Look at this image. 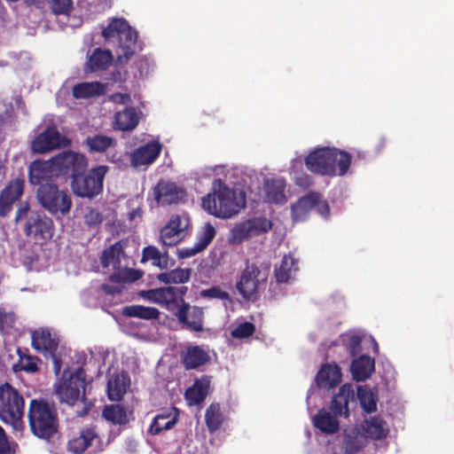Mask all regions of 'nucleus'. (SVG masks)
<instances>
[{
    "instance_id": "1",
    "label": "nucleus",
    "mask_w": 454,
    "mask_h": 454,
    "mask_svg": "<svg viewBox=\"0 0 454 454\" xmlns=\"http://www.w3.org/2000/svg\"><path fill=\"white\" fill-rule=\"evenodd\" d=\"M355 389L352 383H345L331 399L329 411L318 410L311 417L313 426L325 434H334L340 430L339 418L348 419L356 407Z\"/></svg>"
},
{
    "instance_id": "2",
    "label": "nucleus",
    "mask_w": 454,
    "mask_h": 454,
    "mask_svg": "<svg viewBox=\"0 0 454 454\" xmlns=\"http://www.w3.org/2000/svg\"><path fill=\"white\" fill-rule=\"evenodd\" d=\"M213 195L208 193L202 200L203 207L217 218L228 219L239 214L247 205V190L251 187L230 188L220 178L213 183Z\"/></svg>"
},
{
    "instance_id": "3",
    "label": "nucleus",
    "mask_w": 454,
    "mask_h": 454,
    "mask_svg": "<svg viewBox=\"0 0 454 454\" xmlns=\"http://www.w3.org/2000/svg\"><path fill=\"white\" fill-rule=\"evenodd\" d=\"M304 163L312 173L327 176H344L351 166L352 155L336 147L318 146L305 157Z\"/></svg>"
},
{
    "instance_id": "4",
    "label": "nucleus",
    "mask_w": 454,
    "mask_h": 454,
    "mask_svg": "<svg viewBox=\"0 0 454 454\" xmlns=\"http://www.w3.org/2000/svg\"><path fill=\"white\" fill-rule=\"evenodd\" d=\"M86 385V373L82 365L74 371L67 367L63 371L59 381L54 384V395L61 403L69 406L74 405L81 399L84 405L82 410L76 411V414L77 417H84L92 406L91 402L85 396Z\"/></svg>"
},
{
    "instance_id": "5",
    "label": "nucleus",
    "mask_w": 454,
    "mask_h": 454,
    "mask_svg": "<svg viewBox=\"0 0 454 454\" xmlns=\"http://www.w3.org/2000/svg\"><path fill=\"white\" fill-rule=\"evenodd\" d=\"M27 419L31 433L41 440L49 442L59 432L56 406L45 398L30 401Z\"/></svg>"
},
{
    "instance_id": "6",
    "label": "nucleus",
    "mask_w": 454,
    "mask_h": 454,
    "mask_svg": "<svg viewBox=\"0 0 454 454\" xmlns=\"http://www.w3.org/2000/svg\"><path fill=\"white\" fill-rule=\"evenodd\" d=\"M102 36L109 43L117 41L115 52L118 63H125L134 55L137 33L124 19H113L102 30Z\"/></svg>"
},
{
    "instance_id": "7",
    "label": "nucleus",
    "mask_w": 454,
    "mask_h": 454,
    "mask_svg": "<svg viewBox=\"0 0 454 454\" xmlns=\"http://www.w3.org/2000/svg\"><path fill=\"white\" fill-rule=\"evenodd\" d=\"M108 170L106 165L87 168L70 182L72 192L78 198L94 200L103 192L104 180Z\"/></svg>"
},
{
    "instance_id": "8",
    "label": "nucleus",
    "mask_w": 454,
    "mask_h": 454,
    "mask_svg": "<svg viewBox=\"0 0 454 454\" xmlns=\"http://www.w3.org/2000/svg\"><path fill=\"white\" fill-rule=\"evenodd\" d=\"M167 293H177L179 304L177 310L174 312L178 324L183 330H187L194 333H200L204 331V310L201 307L192 306L189 302L184 301V295L188 292V287L182 286H166Z\"/></svg>"
},
{
    "instance_id": "9",
    "label": "nucleus",
    "mask_w": 454,
    "mask_h": 454,
    "mask_svg": "<svg viewBox=\"0 0 454 454\" xmlns=\"http://www.w3.org/2000/svg\"><path fill=\"white\" fill-rule=\"evenodd\" d=\"M341 381L342 372L337 363L331 362L323 364L307 392L306 403L309 413L310 414L312 411L310 400L313 395H317L320 397H324L325 392L329 393L331 390L335 389Z\"/></svg>"
},
{
    "instance_id": "10",
    "label": "nucleus",
    "mask_w": 454,
    "mask_h": 454,
    "mask_svg": "<svg viewBox=\"0 0 454 454\" xmlns=\"http://www.w3.org/2000/svg\"><path fill=\"white\" fill-rule=\"evenodd\" d=\"M36 199L41 207L51 215H66L72 207L70 194L60 190L58 184L52 182H46L38 186Z\"/></svg>"
},
{
    "instance_id": "11",
    "label": "nucleus",
    "mask_w": 454,
    "mask_h": 454,
    "mask_svg": "<svg viewBox=\"0 0 454 454\" xmlns=\"http://www.w3.org/2000/svg\"><path fill=\"white\" fill-rule=\"evenodd\" d=\"M55 160L57 161L59 177L70 179V182L88 168L87 157L82 153L70 149L56 154Z\"/></svg>"
},
{
    "instance_id": "12",
    "label": "nucleus",
    "mask_w": 454,
    "mask_h": 454,
    "mask_svg": "<svg viewBox=\"0 0 454 454\" xmlns=\"http://www.w3.org/2000/svg\"><path fill=\"white\" fill-rule=\"evenodd\" d=\"M70 143L56 126L50 125L31 142V151L33 153L43 154L55 149L67 147Z\"/></svg>"
},
{
    "instance_id": "13",
    "label": "nucleus",
    "mask_w": 454,
    "mask_h": 454,
    "mask_svg": "<svg viewBox=\"0 0 454 454\" xmlns=\"http://www.w3.org/2000/svg\"><path fill=\"white\" fill-rule=\"evenodd\" d=\"M260 269L255 264L247 265L236 283V289L246 301L257 299L258 290L266 284V278L260 279Z\"/></svg>"
},
{
    "instance_id": "14",
    "label": "nucleus",
    "mask_w": 454,
    "mask_h": 454,
    "mask_svg": "<svg viewBox=\"0 0 454 454\" xmlns=\"http://www.w3.org/2000/svg\"><path fill=\"white\" fill-rule=\"evenodd\" d=\"M154 200L162 207L184 203L187 200L186 190L174 182L160 180L153 187Z\"/></svg>"
},
{
    "instance_id": "15",
    "label": "nucleus",
    "mask_w": 454,
    "mask_h": 454,
    "mask_svg": "<svg viewBox=\"0 0 454 454\" xmlns=\"http://www.w3.org/2000/svg\"><path fill=\"white\" fill-rule=\"evenodd\" d=\"M59 178L55 155L49 160H35L28 167V181L32 185H40L43 182H51Z\"/></svg>"
},
{
    "instance_id": "16",
    "label": "nucleus",
    "mask_w": 454,
    "mask_h": 454,
    "mask_svg": "<svg viewBox=\"0 0 454 454\" xmlns=\"http://www.w3.org/2000/svg\"><path fill=\"white\" fill-rule=\"evenodd\" d=\"M27 237L49 239L53 232V221L44 214L38 211L32 213L28 222H26L23 228Z\"/></svg>"
},
{
    "instance_id": "17",
    "label": "nucleus",
    "mask_w": 454,
    "mask_h": 454,
    "mask_svg": "<svg viewBox=\"0 0 454 454\" xmlns=\"http://www.w3.org/2000/svg\"><path fill=\"white\" fill-rule=\"evenodd\" d=\"M161 149L162 145L159 140H151L145 145L139 146L131 153V166L138 168L152 165L160 156Z\"/></svg>"
},
{
    "instance_id": "18",
    "label": "nucleus",
    "mask_w": 454,
    "mask_h": 454,
    "mask_svg": "<svg viewBox=\"0 0 454 454\" xmlns=\"http://www.w3.org/2000/svg\"><path fill=\"white\" fill-rule=\"evenodd\" d=\"M181 363L185 370H195L207 364L211 357L203 347L189 345L180 354Z\"/></svg>"
},
{
    "instance_id": "19",
    "label": "nucleus",
    "mask_w": 454,
    "mask_h": 454,
    "mask_svg": "<svg viewBox=\"0 0 454 454\" xmlns=\"http://www.w3.org/2000/svg\"><path fill=\"white\" fill-rule=\"evenodd\" d=\"M211 380L210 375H202L195 379L193 384L184 393V398L189 405H200L204 403L209 394Z\"/></svg>"
},
{
    "instance_id": "20",
    "label": "nucleus",
    "mask_w": 454,
    "mask_h": 454,
    "mask_svg": "<svg viewBox=\"0 0 454 454\" xmlns=\"http://www.w3.org/2000/svg\"><path fill=\"white\" fill-rule=\"evenodd\" d=\"M349 371L353 380L364 382L375 371V360L368 355L362 354L351 361Z\"/></svg>"
},
{
    "instance_id": "21",
    "label": "nucleus",
    "mask_w": 454,
    "mask_h": 454,
    "mask_svg": "<svg viewBox=\"0 0 454 454\" xmlns=\"http://www.w3.org/2000/svg\"><path fill=\"white\" fill-rule=\"evenodd\" d=\"M130 378L127 372L113 373L108 377L106 384L107 397L110 401H120L129 387Z\"/></svg>"
},
{
    "instance_id": "22",
    "label": "nucleus",
    "mask_w": 454,
    "mask_h": 454,
    "mask_svg": "<svg viewBox=\"0 0 454 454\" xmlns=\"http://www.w3.org/2000/svg\"><path fill=\"white\" fill-rule=\"evenodd\" d=\"M263 184L265 202L275 205H283L286 202L285 194L286 184L283 178H266Z\"/></svg>"
},
{
    "instance_id": "23",
    "label": "nucleus",
    "mask_w": 454,
    "mask_h": 454,
    "mask_svg": "<svg viewBox=\"0 0 454 454\" xmlns=\"http://www.w3.org/2000/svg\"><path fill=\"white\" fill-rule=\"evenodd\" d=\"M356 407L352 410H356L357 403L364 412L372 414L377 411L378 403V389L374 387L372 389L367 385H358L355 392Z\"/></svg>"
},
{
    "instance_id": "24",
    "label": "nucleus",
    "mask_w": 454,
    "mask_h": 454,
    "mask_svg": "<svg viewBox=\"0 0 454 454\" xmlns=\"http://www.w3.org/2000/svg\"><path fill=\"white\" fill-rule=\"evenodd\" d=\"M317 192H309L305 195L298 199V200L291 206V216L294 222H303L307 220L309 213L317 203Z\"/></svg>"
},
{
    "instance_id": "25",
    "label": "nucleus",
    "mask_w": 454,
    "mask_h": 454,
    "mask_svg": "<svg viewBox=\"0 0 454 454\" xmlns=\"http://www.w3.org/2000/svg\"><path fill=\"white\" fill-rule=\"evenodd\" d=\"M0 405L15 412L21 411L25 409V400L14 387L6 381L0 385Z\"/></svg>"
},
{
    "instance_id": "26",
    "label": "nucleus",
    "mask_w": 454,
    "mask_h": 454,
    "mask_svg": "<svg viewBox=\"0 0 454 454\" xmlns=\"http://www.w3.org/2000/svg\"><path fill=\"white\" fill-rule=\"evenodd\" d=\"M361 430L365 438L372 440H383L389 433L386 421L380 416L364 419L361 424Z\"/></svg>"
},
{
    "instance_id": "27",
    "label": "nucleus",
    "mask_w": 454,
    "mask_h": 454,
    "mask_svg": "<svg viewBox=\"0 0 454 454\" xmlns=\"http://www.w3.org/2000/svg\"><path fill=\"white\" fill-rule=\"evenodd\" d=\"M114 56L110 50L96 48L84 65L85 73L106 70L112 64Z\"/></svg>"
},
{
    "instance_id": "28",
    "label": "nucleus",
    "mask_w": 454,
    "mask_h": 454,
    "mask_svg": "<svg viewBox=\"0 0 454 454\" xmlns=\"http://www.w3.org/2000/svg\"><path fill=\"white\" fill-rule=\"evenodd\" d=\"M106 85L100 82H82L72 88V95L75 99H89L106 94Z\"/></svg>"
},
{
    "instance_id": "29",
    "label": "nucleus",
    "mask_w": 454,
    "mask_h": 454,
    "mask_svg": "<svg viewBox=\"0 0 454 454\" xmlns=\"http://www.w3.org/2000/svg\"><path fill=\"white\" fill-rule=\"evenodd\" d=\"M32 347L37 351L45 353H56L59 347V340L51 336L49 329H42L40 332L35 331L32 333Z\"/></svg>"
},
{
    "instance_id": "30",
    "label": "nucleus",
    "mask_w": 454,
    "mask_h": 454,
    "mask_svg": "<svg viewBox=\"0 0 454 454\" xmlns=\"http://www.w3.org/2000/svg\"><path fill=\"white\" fill-rule=\"evenodd\" d=\"M352 434H348V430H344V439L342 442V450L345 454H356L364 449L366 439L360 430L356 427L351 429Z\"/></svg>"
},
{
    "instance_id": "31",
    "label": "nucleus",
    "mask_w": 454,
    "mask_h": 454,
    "mask_svg": "<svg viewBox=\"0 0 454 454\" xmlns=\"http://www.w3.org/2000/svg\"><path fill=\"white\" fill-rule=\"evenodd\" d=\"M102 417L119 427L126 426L129 422L126 408L119 403L106 405L102 411Z\"/></svg>"
},
{
    "instance_id": "32",
    "label": "nucleus",
    "mask_w": 454,
    "mask_h": 454,
    "mask_svg": "<svg viewBox=\"0 0 454 454\" xmlns=\"http://www.w3.org/2000/svg\"><path fill=\"white\" fill-rule=\"evenodd\" d=\"M98 437L94 428H85L80 432V435L68 441L67 449L70 452L80 454L82 453Z\"/></svg>"
},
{
    "instance_id": "33",
    "label": "nucleus",
    "mask_w": 454,
    "mask_h": 454,
    "mask_svg": "<svg viewBox=\"0 0 454 454\" xmlns=\"http://www.w3.org/2000/svg\"><path fill=\"white\" fill-rule=\"evenodd\" d=\"M121 314L128 317H137L144 320H153L159 318L160 311L154 307L130 305L123 307Z\"/></svg>"
},
{
    "instance_id": "34",
    "label": "nucleus",
    "mask_w": 454,
    "mask_h": 454,
    "mask_svg": "<svg viewBox=\"0 0 454 454\" xmlns=\"http://www.w3.org/2000/svg\"><path fill=\"white\" fill-rule=\"evenodd\" d=\"M115 144V140L103 134L89 136L83 141V145L90 153H103Z\"/></svg>"
},
{
    "instance_id": "35",
    "label": "nucleus",
    "mask_w": 454,
    "mask_h": 454,
    "mask_svg": "<svg viewBox=\"0 0 454 454\" xmlns=\"http://www.w3.org/2000/svg\"><path fill=\"white\" fill-rule=\"evenodd\" d=\"M192 269L176 268L169 271L161 272L156 276V278L165 285L184 284L190 280Z\"/></svg>"
},
{
    "instance_id": "36",
    "label": "nucleus",
    "mask_w": 454,
    "mask_h": 454,
    "mask_svg": "<svg viewBox=\"0 0 454 454\" xmlns=\"http://www.w3.org/2000/svg\"><path fill=\"white\" fill-rule=\"evenodd\" d=\"M127 246V240L121 239L109 247L106 248L100 256V262L103 267H108L113 263H120V255L123 254V250Z\"/></svg>"
},
{
    "instance_id": "37",
    "label": "nucleus",
    "mask_w": 454,
    "mask_h": 454,
    "mask_svg": "<svg viewBox=\"0 0 454 454\" xmlns=\"http://www.w3.org/2000/svg\"><path fill=\"white\" fill-rule=\"evenodd\" d=\"M145 271L140 269L125 267L123 270L114 271L109 280L115 284L134 283L143 278Z\"/></svg>"
},
{
    "instance_id": "38",
    "label": "nucleus",
    "mask_w": 454,
    "mask_h": 454,
    "mask_svg": "<svg viewBox=\"0 0 454 454\" xmlns=\"http://www.w3.org/2000/svg\"><path fill=\"white\" fill-rule=\"evenodd\" d=\"M295 263L296 260L291 255H285L282 258L279 266L275 267L274 270V276L277 284L288 283L293 270H296V269L294 268Z\"/></svg>"
},
{
    "instance_id": "39",
    "label": "nucleus",
    "mask_w": 454,
    "mask_h": 454,
    "mask_svg": "<svg viewBox=\"0 0 454 454\" xmlns=\"http://www.w3.org/2000/svg\"><path fill=\"white\" fill-rule=\"evenodd\" d=\"M174 410L176 411V414L172 419L166 421L165 425H161L160 421L168 419L170 416V413L162 412V413L157 414L153 418V419L150 425L149 433L153 435H158L162 431H167V430H170L171 428H173L178 421V411L176 408H174Z\"/></svg>"
},
{
    "instance_id": "40",
    "label": "nucleus",
    "mask_w": 454,
    "mask_h": 454,
    "mask_svg": "<svg viewBox=\"0 0 454 454\" xmlns=\"http://www.w3.org/2000/svg\"><path fill=\"white\" fill-rule=\"evenodd\" d=\"M161 258H168V251L160 253L156 247L148 245L142 250V257L140 262L145 263L146 262L152 260L153 266H156L160 270H165L168 268V262L167 261H161Z\"/></svg>"
},
{
    "instance_id": "41",
    "label": "nucleus",
    "mask_w": 454,
    "mask_h": 454,
    "mask_svg": "<svg viewBox=\"0 0 454 454\" xmlns=\"http://www.w3.org/2000/svg\"><path fill=\"white\" fill-rule=\"evenodd\" d=\"M205 421L209 432L217 431L222 423L223 416L220 412V405L218 403H211L206 411Z\"/></svg>"
},
{
    "instance_id": "42",
    "label": "nucleus",
    "mask_w": 454,
    "mask_h": 454,
    "mask_svg": "<svg viewBox=\"0 0 454 454\" xmlns=\"http://www.w3.org/2000/svg\"><path fill=\"white\" fill-rule=\"evenodd\" d=\"M246 222L251 237H257L267 233L272 228L271 221L262 216L252 217L247 219Z\"/></svg>"
},
{
    "instance_id": "43",
    "label": "nucleus",
    "mask_w": 454,
    "mask_h": 454,
    "mask_svg": "<svg viewBox=\"0 0 454 454\" xmlns=\"http://www.w3.org/2000/svg\"><path fill=\"white\" fill-rule=\"evenodd\" d=\"M200 297L206 299H219L223 301V305L227 309L233 305V300L228 292L222 290L219 286H213L209 288L203 289L200 293Z\"/></svg>"
},
{
    "instance_id": "44",
    "label": "nucleus",
    "mask_w": 454,
    "mask_h": 454,
    "mask_svg": "<svg viewBox=\"0 0 454 454\" xmlns=\"http://www.w3.org/2000/svg\"><path fill=\"white\" fill-rule=\"evenodd\" d=\"M113 127L116 130L132 131L139 123L140 115H114Z\"/></svg>"
},
{
    "instance_id": "45",
    "label": "nucleus",
    "mask_w": 454,
    "mask_h": 454,
    "mask_svg": "<svg viewBox=\"0 0 454 454\" xmlns=\"http://www.w3.org/2000/svg\"><path fill=\"white\" fill-rule=\"evenodd\" d=\"M216 234L215 228L209 223H206L203 230L196 235L197 241L194 243L201 251H204L213 241Z\"/></svg>"
},
{
    "instance_id": "46",
    "label": "nucleus",
    "mask_w": 454,
    "mask_h": 454,
    "mask_svg": "<svg viewBox=\"0 0 454 454\" xmlns=\"http://www.w3.org/2000/svg\"><path fill=\"white\" fill-rule=\"evenodd\" d=\"M251 237L247 222L235 224L230 231L229 243L232 245L240 244Z\"/></svg>"
},
{
    "instance_id": "47",
    "label": "nucleus",
    "mask_w": 454,
    "mask_h": 454,
    "mask_svg": "<svg viewBox=\"0 0 454 454\" xmlns=\"http://www.w3.org/2000/svg\"><path fill=\"white\" fill-rule=\"evenodd\" d=\"M109 100L114 104L125 106L122 112H117L116 114H142L140 108L130 106L131 97L129 93H114L109 96Z\"/></svg>"
},
{
    "instance_id": "48",
    "label": "nucleus",
    "mask_w": 454,
    "mask_h": 454,
    "mask_svg": "<svg viewBox=\"0 0 454 454\" xmlns=\"http://www.w3.org/2000/svg\"><path fill=\"white\" fill-rule=\"evenodd\" d=\"M3 104L5 106L4 114H19L26 111V104L21 95L18 93L4 98Z\"/></svg>"
},
{
    "instance_id": "49",
    "label": "nucleus",
    "mask_w": 454,
    "mask_h": 454,
    "mask_svg": "<svg viewBox=\"0 0 454 454\" xmlns=\"http://www.w3.org/2000/svg\"><path fill=\"white\" fill-rule=\"evenodd\" d=\"M6 190L5 198L13 199L14 201L20 200L24 192V180L21 178L11 180L1 192H4Z\"/></svg>"
},
{
    "instance_id": "50",
    "label": "nucleus",
    "mask_w": 454,
    "mask_h": 454,
    "mask_svg": "<svg viewBox=\"0 0 454 454\" xmlns=\"http://www.w3.org/2000/svg\"><path fill=\"white\" fill-rule=\"evenodd\" d=\"M164 292H166V286L148 290H141L138 292V295L141 298L156 303L163 308Z\"/></svg>"
},
{
    "instance_id": "51",
    "label": "nucleus",
    "mask_w": 454,
    "mask_h": 454,
    "mask_svg": "<svg viewBox=\"0 0 454 454\" xmlns=\"http://www.w3.org/2000/svg\"><path fill=\"white\" fill-rule=\"evenodd\" d=\"M255 332V326L253 323L246 321L239 324L231 332V335L234 339H246L254 334Z\"/></svg>"
},
{
    "instance_id": "52",
    "label": "nucleus",
    "mask_w": 454,
    "mask_h": 454,
    "mask_svg": "<svg viewBox=\"0 0 454 454\" xmlns=\"http://www.w3.org/2000/svg\"><path fill=\"white\" fill-rule=\"evenodd\" d=\"M51 12L56 15H68L73 9L72 0H48Z\"/></svg>"
},
{
    "instance_id": "53",
    "label": "nucleus",
    "mask_w": 454,
    "mask_h": 454,
    "mask_svg": "<svg viewBox=\"0 0 454 454\" xmlns=\"http://www.w3.org/2000/svg\"><path fill=\"white\" fill-rule=\"evenodd\" d=\"M382 372L381 379L386 387H390L395 380V370L388 360L380 362Z\"/></svg>"
},
{
    "instance_id": "54",
    "label": "nucleus",
    "mask_w": 454,
    "mask_h": 454,
    "mask_svg": "<svg viewBox=\"0 0 454 454\" xmlns=\"http://www.w3.org/2000/svg\"><path fill=\"white\" fill-rule=\"evenodd\" d=\"M164 301H163V309H167L169 312L174 314L175 311L179 308V304L182 303L179 301L177 296V293H167L164 292Z\"/></svg>"
},
{
    "instance_id": "55",
    "label": "nucleus",
    "mask_w": 454,
    "mask_h": 454,
    "mask_svg": "<svg viewBox=\"0 0 454 454\" xmlns=\"http://www.w3.org/2000/svg\"><path fill=\"white\" fill-rule=\"evenodd\" d=\"M103 220L104 216L102 213L96 208H90L84 215V222L90 228L100 225Z\"/></svg>"
},
{
    "instance_id": "56",
    "label": "nucleus",
    "mask_w": 454,
    "mask_h": 454,
    "mask_svg": "<svg viewBox=\"0 0 454 454\" xmlns=\"http://www.w3.org/2000/svg\"><path fill=\"white\" fill-rule=\"evenodd\" d=\"M361 344L362 338L356 334L348 336L345 343L348 352L353 357L356 356L361 351Z\"/></svg>"
},
{
    "instance_id": "57",
    "label": "nucleus",
    "mask_w": 454,
    "mask_h": 454,
    "mask_svg": "<svg viewBox=\"0 0 454 454\" xmlns=\"http://www.w3.org/2000/svg\"><path fill=\"white\" fill-rule=\"evenodd\" d=\"M34 212H35L34 210L30 209V205H29L28 201L21 202L16 211L14 223L19 224L23 220H26V222H28V219L30 218L32 213H34Z\"/></svg>"
},
{
    "instance_id": "58",
    "label": "nucleus",
    "mask_w": 454,
    "mask_h": 454,
    "mask_svg": "<svg viewBox=\"0 0 454 454\" xmlns=\"http://www.w3.org/2000/svg\"><path fill=\"white\" fill-rule=\"evenodd\" d=\"M317 203H315V207L313 209L321 215L324 219L327 220L330 216V206L328 202L323 199L321 193L317 192Z\"/></svg>"
},
{
    "instance_id": "59",
    "label": "nucleus",
    "mask_w": 454,
    "mask_h": 454,
    "mask_svg": "<svg viewBox=\"0 0 454 454\" xmlns=\"http://www.w3.org/2000/svg\"><path fill=\"white\" fill-rule=\"evenodd\" d=\"M180 232L176 231L174 228L169 227L168 225L164 226L160 231V239L162 244L168 247H173L176 244V240H172L175 236L178 235Z\"/></svg>"
},
{
    "instance_id": "60",
    "label": "nucleus",
    "mask_w": 454,
    "mask_h": 454,
    "mask_svg": "<svg viewBox=\"0 0 454 454\" xmlns=\"http://www.w3.org/2000/svg\"><path fill=\"white\" fill-rule=\"evenodd\" d=\"M7 190L4 192H0V216L5 217L12 211L13 203L15 202L13 199L5 198Z\"/></svg>"
},
{
    "instance_id": "61",
    "label": "nucleus",
    "mask_w": 454,
    "mask_h": 454,
    "mask_svg": "<svg viewBox=\"0 0 454 454\" xmlns=\"http://www.w3.org/2000/svg\"><path fill=\"white\" fill-rule=\"evenodd\" d=\"M23 416L24 410H22L21 411H17L14 416L12 418V419H10V422L8 424L12 426L14 431L22 433V431L24 430L25 425L22 419Z\"/></svg>"
},
{
    "instance_id": "62",
    "label": "nucleus",
    "mask_w": 454,
    "mask_h": 454,
    "mask_svg": "<svg viewBox=\"0 0 454 454\" xmlns=\"http://www.w3.org/2000/svg\"><path fill=\"white\" fill-rule=\"evenodd\" d=\"M27 362L24 364V372L28 373H35L37 372L39 368V363L41 362V359L36 356H32L30 355H27L26 356Z\"/></svg>"
},
{
    "instance_id": "63",
    "label": "nucleus",
    "mask_w": 454,
    "mask_h": 454,
    "mask_svg": "<svg viewBox=\"0 0 454 454\" xmlns=\"http://www.w3.org/2000/svg\"><path fill=\"white\" fill-rule=\"evenodd\" d=\"M202 252L195 244L192 247L177 249L176 254L179 259H186Z\"/></svg>"
},
{
    "instance_id": "64",
    "label": "nucleus",
    "mask_w": 454,
    "mask_h": 454,
    "mask_svg": "<svg viewBox=\"0 0 454 454\" xmlns=\"http://www.w3.org/2000/svg\"><path fill=\"white\" fill-rule=\"evenodd\" d=\"M12 451L11 450L7 435L4 430V428L0 426V454H12Z\"/></svg>"
}]
</instances>
